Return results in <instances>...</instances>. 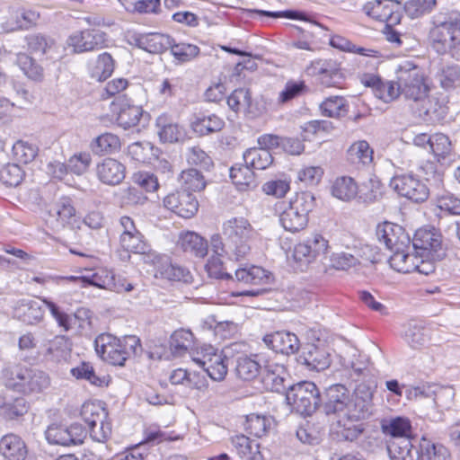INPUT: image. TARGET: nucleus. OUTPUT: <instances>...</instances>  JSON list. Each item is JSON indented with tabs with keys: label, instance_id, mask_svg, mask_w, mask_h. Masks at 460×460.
Returning a JSON list of instances; mask_svg holds the SVG:
<instances>
[{
	"label": "nucleus",
	"instance_id": "obj_1",
	"mask_svg": "<svg viewBox=\"0 0 460 460\" xmlns=\"http://www.w3.org/2000/svg\"><path fill=\"white\" fill-rule=\"evenodd\" d=\"M94 348L97 355L104 362L112 366L123 367L130 357L141 349V341L136 335H126L119 338L103 332L95 338Z\"/></svg>",
	"mask_w": 460,
	"mask_h": 460
},
{
	"label": "nucleus",
	"instance_id": "obj_2",
	"mask_svg": "<svg viewBox=\"0 0 460 460\" xmlns=\"http://www.w3.org/2000/svg\"><path fill=\"white\" fill-rule=\"evenodd\" d=\"M222 234L236 261L247 260L259 234L248 218L233 217L222 224Z\"/></svg>",
	"mask_w": 460,
	"mask_h": 460
},
{
	"label": "nucleus",
	"instance_id": "obj_3",
	"mask_svg": "<svg viewBox=\"0 0 460 460\" xmlns=\"http://www.w3.org/2000/svg\"><path fill=\"white\" fill-rule=\"evenodd\" d=\"M427 40L437 53L454 55L460 47V13H452L443 21H433Z\"/></svg>",
	"mask_w": 460,
	"mask_h": 460
},
{
	"label": "nucleus",
	"instance_id": "obj_4",
	"mask_svg": "<svg viewBox=\"0 0 460 460\" xmlns=\"http://www.w3.org/2000/svg\"><path fill=\"white\" fill-rule=\"evenodd\" d=\"M4 378L6 386L23 394L41 393L49 385V377L44 372L20 364L5 369Z\"/></svg>",
	"mask_w": 460,
	"mask_h": 460
},
{
	"label": "nucleus",
	"instance_id": "obj_5",
	"mask_svg": "<svg viewBox=\"0 0 460 460\" xmlns=\"http://www.w3.org/2000/svg\"><path fill=\"white\" fill-rule=\"evenodd\" d=\"M80 416L88 427L93 439L99 442L107 441L112 433L111 422L108 411L99 401H86L80 409Z\"/></svg>",
	"mask_w": 460,
	"mask_h": 460
},
{
	"label": "nucleus",
	"instance_id": "obj_6",
	"mask_svg": "<svg viewBox=\"0 0 460 460\" xmlns=\"http://www.w3.org/2000/svg\"><path fill=\"white\" fill-rule=\"evenodd\" d=\"M332 249L330 241L319 231H314L306 239L298 242L292 257L299 267L307 268L319 259L326 258Z\"/></svg>",
	"mask_w": 460,
	"mask_h": 460
},
{
	"label": "nucleus",
	"instance_id": "obj_7",
	"mask_svg": "<svg viewBox=\"0 0 460 460\" xmlns=\"http://www.w3.org/2000/svg\"><path fill=\"white\" fill-rule=\"evenodd\" d=\"M286 400L296 412L309 416L320 404V392L313 382L304 381L292 385L286 394Z\"/></svg>",
	"mask_w": 460,
	"mask_h": 460
},
{
	"label": "nucleus",
	"instance_id": "obj_8",
	"mask_svg": "<svg viewBox=\"0 0 460 460\" xmlns=\"http://www.w3.org/2000/svg\"><path fill=\"white\" fill-rule=\"evenodd\" d=\"M192 360L214 381H222L227 375L229 361L227 356L222 349L210 344L202 345Z\"/></svg>",
	"mask_w": 460,
	"mask_h": 460
},
{
	"label": "nucleus",
	"instance_id": "obj_9",
	"mask_svg": "<svg viewBox=\"0 0 460 460\" xmlns=\"http://www.w3.org/2000/svg\"><path fill=\"white\" fill-rule=\"evenodd\" d=\"M316 84L324 88H341L345 79L341 63L332 58H318L306 68Z\"/></svg>",
	"mask_w": 460,
	"mask_h": 460
},
{
	"label": "nucleus",
	"instance_id": "obj_10",
	"mask_svg": "<svg viewBox=\"0 0 460 460\" xmlns=\"http://www.w3.org/2000/svg\"><path fill=\"white\" fill-rule=\"evenodd\" d=\"M390 185L400 197L416 204L427 201L430 194L427 181L411 173L394 176Z\"/></svg>",
	"mask_w": 460,
	"mask_h": 460
},
{
	"label": "nucleus",
	"instance_id": "obj_11",
	"mask_svg": "<svg viewBox=\"0 0 460 460\" xmlns=\"http://www.w3.org/2000/svg\"><path fill=\"white\" fill-rule=\"evenodd\" d=\"M399 80L405 99L418 102L429 97L431 82L422 71L416 68L402 71Z\"/></svg>",
	"mask_w": 460,
	"mask_h": 460
},
{
	"label": "nucleus",
	"instance_id": "obj_12",
	"mask_svg": "<svg viewBox=\"0 0 460 460\" xmlns=\"http://www.w3.org/2000/svg\"><path fill=\"white\" fill-rule=\"evenodd\" d=\"M234 277L238 282L251 287L250 289L234 294V296H256L265 290V287L269 285L272 279L270 271L256 265L238 268L234 272Z\"/></svg>",
	"mask_w": 460,
	"mask_h": 460
},
{
	"label": "nucleus",
	"instance_id": "obj_13",
	"mask_svg": "<svg viewBox=\"0 0 460 460\" xmlns=\"http://www.w3.org/2000/svg\"><path fill=\"white\" fill-rule=\"evenodd\" d=\"M66 43L74 53L82 54L108 47V36L98 29L87 28L71 33Z\"/></svg>",
	"mask_w": 460,
	"mask_h": 460
},
{
	"label": "nucleus",
	"instance_id": "obj_14",
	"mask_svg": "<svg viewBox=\"0 0 460 460\" xmlns=\"http://www.w3.org/2000/svg\"><path fill=\"white\" fill-rule=\"evenodd\" d=\"M369 18L394 26L401 22L402 4L396 0H374L366 3L362 8Z\"/></svg>",
	"mask_w": 460,
	"mask_h": 460
},
{
	"label": "nucleus",
	"instance_id": "obj_15",
	"mask_svg": "<svg viewBox=\"0 0 460 460\" xmlns=\"http://www.w3.org/2000/svg\"><path fill=\"white\" fill-rule=\"evenodd\" d=\"M45 437L51 445L75 446L84 442L85 429L78 423H73L68 427L61 423H52L48 426Z\"/></svg>",
	"mask_w": 460,
	"mask_h": 460
},
{
	"label": "nucleus",
	"instance_id": "obj_16",
	"mask_svg": "<svg viewBox=\"0 0 460 460\" xmlns=\"http://www.w3.org/2000/svg\"><path fill=\"white\" fill-rule=\"evenodd\" d=\"M163 206L174 215L190 219L198 213L199 203L193 194L176 190L164 197Z\"/></svg>",
	"mask_w": 460,
	"mask_h": 460
},
{
	"label": "nucleus",
	"instance_id": "obj_17",
	"mask_svg": "<svg viewBox=\"0 0 460 460\" xmlns=\"http://www.w3.org/2000/svg\"><path fill=\"white\" fill-rule=\"evenodd\" d=\"M226 128L223 117L208 111L193 112L189 119V128L197 137H204L221 132Z\"/></svg>",
	"mask_w": 460,
	"mask_h": 460
},
{
	"label": "nucleus",
	"instance_id": "obj_18",
	"mask_svg": "<svg viewBox=\"0 0 460 460\" xmlns=\"http://www.w3.org/2000/svg\"><path fill=\"white\" fill-rule=\"evenodd\" d=\"M40 17V13L32 8H12L1 23V28L5 33L27 31L36 26Z\"/></svg>",
	"mask_w": 460,
	"mask_h": 460
},
{
	"label": "nucleus",
	"instance_id": "obj_19",
	"mask_svg": "<svg viewBox=\"0 0 460 460\" xmlns=\"http://www.w3.org/2000/svg\"><path fill=\"white\" fill-rule=\"evenodd\" d=\"M412 243L415 250L420 252V257H440L438 252L441 250L442 237L434 228L418 229L413 235Z\"/></svg>",
	"mask_w": 460,
	"mask_h": 460
},
{
	"label": "nucleus",
	"instance_id": "obj_20",
	"mask_svg": "<svg viewBox=\"0 0 460 460\" xmlns=\"http://www.w3.org/2000/svg\"><path fill=\"white\" fill-rule=\"evenodd\" d=\"M376 235L379 242L383 243L391 252L405 249L410 243V237L404 228L391 222L378 224Z\"/></svg>",
	"mask_w": 460,
	"mask_h": 460
},
{
	"label": "nucleus",
	"instance_id": "obj_21",
	"mask_svg": "<svg viewBox=\"0 0 460 460\" xmlns=\"http://www.w3.org/2000/svg\"><path fill=\"white\" fill-rule=\"evenodd\" d=\"M111 111L117 124L124 129L138 126L144 116L141 106L129 104L124 100L113 101L111 103Z\"/></svg>",
	"mask_w": 460,
	"mask_h": 460
},
{
	"label": "nucleus",
	"instance_id": "obj_22",
	"mask_svg": "<svg viewBox=\"0 0 460 460\" xmlns=\"http://www.w3.org/2000/svg\"><path fill=\"white\" fill-rule=\"evenodd\" d=\"M93 287L116 293L128 292L133 289L130 283L126 279L116 275L112 270L107 268H98L91 274Z\"/></svg>",
	"mask_w": 460,
	"mask_h": 460
},
{
	"label": "nucleus",
	"instance_id": "obj_23",
	"mask_svg": "<svg viewBox=\"0 0 460 460\" xmlns=\"http://www.w3.org/2000/svg\"><path fill=\"white\" fill-rule=\"evenodd\" d=\"M263 341L268 348L283 355L296 354L300 348V341L297 336L288 331H277L266 334Z\"/></svg>",
	"mask_w": 460,
	"mask_h": 460
},
{
	"label": "nucleus",
	"instance_id": "obj_24",
	"mask_svg": "<svg viewBox=\"0 0 460 460\" xmlns=\"http://www.w3.org/2000/svg\"><path fill=\"white\" fill-rule=\"evenodd\" d=\"M96 176L103 184L115 186L125 179L126 166L115 158L107 157L97 164Z\"/></svg>",
	"mask_w": 460,
	"mask_h": 460
},
{
	"label": "nucleus",
	"instance_id": "obj_25",
	"mask_svg": "<svg viewBox=\"0 0 460 460\" xmlns=\"http://www.w3.org/2000/svg\"><path fill=\"white\" fill-rule=\"evenodd\" d=\"M177 247L191 257L204 259L208 253L209 246L208 240L199 234L183 231L179 234Z\"/></svg>",
	"mask_w": 460,
	"mask_h": 460
},
{
	"label": "nucleus",
	"instance_id": "obj_26",
	"mask_svg": "<svg viewBox=\"0 0 460 460\" xmlns=\"http://www.w3.org/2000/svg\"><path fill=\"white\" fill-rule=\"evenodd\" d=\"M381 431L385 438L391 440L402 442L404 439L412 440L414 438L411 420L405 417H395L381 421Z\"/></svg>",
	"mask_w": 460,
	"mask_h": 460
},
{
	"label": "nucleus",
	"instance_id": "obj_27",
	"mask_svg": "<svg viewBox=\"0 0 460 460\" xmlns=\"http://www.w3.org/2000/svg\"><path fill=\"white\" fill-rule=\"evenodd\" d=\"M172 385H181L190 390L205 391L208 387L206 377L198 371H190L183 367L172 369L168 376Z\"/></svg>",
	"mask_w": 460,
	"mask_h": 460
},
{
	"label": "nucleus",
	"instance_id": "obj_28",
	"mask_svg": "<svg viewBox=\"0 0 460 460\" xmlns=\"http://www.w3.org/2000/svg\"><path fill=\"white\" fill-rule=\"evenodd\" d=\"M275 211L280 226L291 234H296L307 228L309 220L302 215L296 213L286 206V201H278L275 204Z\"/></svg>",
	"mask_w": 460,
	"mask_h": 460
},
{
	"label": "nucleus",
	"instance_id": "obj_29",
	"mask_svg": "<svg viewBox=\"0 0 460 460\" xmlns=\"http://www.w3.org/2000/svg\"><path fill=\"white\" fill-rule=\"evenodd\" d=\"M318 343H307L303 353L305 364L317 371L324 370L331 364L328 345L325 341Z\"/></svg>",
	"mask_w": 460,
	"mask_h": 460
},
{
	"label": "nucleus",
	"instance_id": "obj_30",
	"mask_svg": "<svg viewBox=\"0 0 460 460\" xmlns=\"http://www.w3.org/2000/svg\"><path fill=\"white\" fill-rule=\"evenodd\" d=\"M44 313L43 307L32 299H20L13 307V317L29 325L41 322Z\"/></svg>",
	"mask_w": 460,
	"mask_h": 460
},
{
	"label": "nucleus",
	"instance_id": "obj_31",
	"mask_svg": "<svg viewBox=\"0 0 460 460\" xmlns=\"http://www.w3.org/2000/svg\"><path fill=\"white\" fill-rule=\"evenodd\" d=\"M364 429L365 427L361 419L349 413L340 417L332 429L338 438L349 441L357 439Z\"/></svg>",
	"mask_w": 460,
	"mask_h": 460
},
{
	"label": "nucleus",
	"instance_id": "obj_32",
	"mask_svg": "<svg viewBox=\"0 0 460 460\" xmlns=\"http://www.w3.org/2000/svg\"><path fill=\"white\" fill-rule=\"evenodd\" d=\"M156 127L163 143H177L185 138L184 128L168 114L163 113L157 117Z\"/></svg>",
	"mask_w": 460,
	"mask_h": 460
},
{
	"label": "nucleus",
	"instance_id": "obj_33",
	"mask_svg": "<svg viewBox=\"0 0 460 460\" xmlns=\"http://www.w3.org/2000/svg\"><path fill=\"white\" fill-rule=\"evenodd\" d=\"M27 447L23 439L13 433L3 436L0 439V454L7 460H25Z\"/></svg>",
	"mask_w": 460,
	"mask_h": 460
},
{
	"label": "nucleus",
	"instance_id": "obj_34",
	"mask_svg": "<svg viewBox=\"0 0 460 460\" xmlns=\"http://www.w3.org/2000/svg\"><path fill=\"white\" fill-rule=\"evenodd\" d=\"M30 409L28 402L22 397L0 394V417L6 420H18Z\"/></svg>",
	"mask_w": 460,
	"mask_h": 460
},
{
	"label": "nucleus",
	"instance_id": "obj_35",
	"mask_svg": "<svg viewBox=\"0 0 460 460\" xmlns=\"http://www.w3.org/2000/svg\"><path fill=\"white\" fill-rule=\"evenodd\" d=\"M181 190L190 194L199 193L207 187V181L202 172L190 167L182 170L178 176Z\"/></svg>",
	"mask_w": 460,
	"mask_h": 460
},
{
	"label": "nucleus",
	"instance_id": "obj_36",
	"mask_svg": "<svg viewBox=\"0 0 460 460\" xmlns=\"http://www.w3.org/2000/svg\"><path fill=\"white\" fill-rule=\"evenodd\" d=\"M449 450L440 443L422 436L418 446V460H450Z\"/></svg>",
	"mask_w": 460,
	"mask_h": 460
},
{
	"label": "nucleus",
	"instance_id": "obj_37",
	"mask_svg": "<svg viewBox=\"0 0 460 460\" xmlns=\"http://www.w3.org/2000/svg\"><path fill=\"white\" fill-rule=\"evenodd\" d=\"M271 422L272 420L268 415L250 413L244 417L243 429L250 436L261 438L269 434Z\"/></svg>",
	"mask_w": 460,
	"mask_h": 460
},
{
	"label": "nucleus",
	"instance_id": "obj_38",
	"mask_svg": "<svg viewBox=\"0 0 460 460\" xmlns=\"http://www.w3.org/2000/svg\"><path fill=\"white\" fill-rule=\"evenodd\" d=\"M195 342V335L190 329L179 328L171 334L169 346L174 355L183 356L194 347Z\"/></svg>",
	"mask_w": 460,
	"mask_h": 460
},
{
	"label": "nucleus",
	"instance_id": "obj_39",
	"mask_svg": "<svg viewBox=\"0 0 460 460\" xmlns=\"http://www.w3.org/2000/svg\"><path fill=\"white\" fill-rule=\"evenodd\" d=\"M115 69V61L108 52L101 53L96 59L89 65V75L98 82H103L111 76Z\"/></svg>",
	"mask_w": 460,
	"mask_h": 460
},
{
	"label": "nucleus",
	"instance_id": "obj_40",
	"mask_svg": "<svg viewBox=\"0 0 460 460\" xmlns=\"http://www.w3.org/2000/svg\"><path fill=\"white\" fill-rule=\"evenodd\" d=\"M229 177L238 191H249L253 188L255 175L247 164L233 165L229 170Z\"/></svg>",
	"mask_w": 460,
	"mask_h": 460
},
{
	"label": "nucleus",
	"instance_id": "obj_41",
	"mask_svg": "<svg viewBox=\"0 0 460 460\" xmlns=\"http://www.w3.org/2000/svg\"><path fill=\"white\" fill-rule=\"evenodd\" d=\"M90 147L93 154L100 156L116 154L121 149V141L118 135L105 132L96 137Z\"/></svg>",
	"mask_w": 460,
	"mask_h": 460
},
{
	"label": "nucleus",
	"instance_id": "obj_42",
	"mask_svg": "<svg viewBox=\"0 0 460 460\" xmlns=\"http://www.w3.org/2000/svg\"><path fill=\"white\" fill-rule=\"evenodd\" d=\"M349 102L340 95H332L324 98L319 104V111L322 116L340 119L349 112Z\"/></svg>",
	"mask_w": 460,
	"mask_h": 460
},
{
	"label": "nucleus",
	"instance_id": "obj_43",
	"mask_svg": "<svg viewBox=\"0 0 460 460\" xmlns=\"http://www.w3.org/2000/svg\"><path fill=\"white\" fill-rule=\"evenodd\" d=\"M286 206L310 220V213L316 207V199L309 191H296L288 201H286Z\"/></svg>",
	"mask_w": 460,
	"mask_h": 460
},
{
	"label": "nucleus",
	"instance_id": "obj_44",
	"mask_svg": "<svg viewBox=\"0 0 460 460\" xmlns=\"http://www.w3.org/2000/svg\"><path fill=\"white\" fill-rule=\"evenodd\" d=\"M331 191L333 197L343 201H350L358 196V186L352 177L340 176L332 182Z\"/></svg>",
	"mask_w": 460,
	"mask_h": 460
},
{
	"label": "nucleus",
	"instance_id": "obj_45",
	"mask_svg": "<svg viewBox=\"0 0 460 460\" xmlns=\"http://www.w3.org/2000/svg\"><path fill=\"white\" fill-rule=\"evenodd\" d=\"M261 361L259 354L243 355L236 360V374L245 381L253 380L261 371Z\"/></svg>",
	"mask_w": 460,
	"mask_h": 460
},
{
	"label": "nucleus",
	"instance_id": "obj_46",
	"mask_svg": "<svg viewBox=\"0 0 460 460\" xmlns=\"http://www.w3.org/2000/svg\"><path fill=\"white\" fill-rule=\"evenodd\" d=\"M49 214L55 217L57 223L65 227L72 223L76 216V210L69 197H61L52 207Z\"/></svg>",
	"mask_w": 460,
	"mask_h": 460
},
{
	"label": "nucleus",
	"instance_id": "obj_47",
	"mask_svg": "<svg viewBox=\"0 0 460 460\" xmlns=\"http://www.w3.org/2000/svg\"><path fill=\"white\" fill-rule=\"evenodd\" d=\"M232 450L242 460H254L259 452L258 444L253 443L244 434H235L230 438Z\"/></svg>",
	"mask_w": 460,
	"mask_h": 460
},
{
	"label": "nucleus",
	"instance_id": "obj_48",
	"mask_svg": "<svg viewBox=\"0 0 460 460\" xmlns=\"http://www.w3.org/2000/svg\"><path fill=\"white\" fill-rule=\"evenodd\" d=\"M71 375L76 379L87 380L91 385L103 387L108 386L111 381L109 376H98L90 362L83 361L71 369Z\"/></svg>",
	"mask_w": 460,
	"mask_h": 460
},
{
	"label": "nucleus",
	"instance_id": "obj_49",
	"mask_svg": "<svg viewBox=\"0 0 460 460\" xmlns=\"http://www.w3.org/2000/svg\"><path fill=\"white\" fill-rule=\"evenodd\" d=\"M389 259V264L395 271L407 274L414 272L415 262H419V256L413 253L405 252L404 249L393 251Z\"/></svg>",
	"mask_w": 460,
	"mask_h": 460
},
{
	"label": "nucleus",
	"instance_id": "obj_50",
	"mask_svg": "<svg viewBox=\"0 0 460 460\" xmlns=\"http://www.w3.org/2000/svg\"><path fill=\"white\" fill-rule=\"evenodd\" d=\"M16 64L29 79L35 82H41L43 80V67L28 53H18Z\"/></svg>",
	"mask_w": 460,
	"mask_h": 460
},
{
	"label": "nucleus",
	"instance_id": "obj_51",
	"mask_svg": "<svg viewBox=\"0 0 460 460\" xmlns=\"http://www.w3.org/2000/svg\"><path fill=\"white\" fill-rule=\"evenodd\" d=\"M119 241L120 248L128 253L146 254L151 250V245L142 232L119 237Z\"/></svg>",
	"mask_w": 460,
	"mask_h": 460
},
{
	"label": "nucleus",
	"instance_id": "obj_52",
	"mask_svg": "<svg viewBox=\"0 0 460 460\" xmlns=\"http://www.w3.org/2000/svg\"><path fill=\"white\" fill-rule=\"evenodd\" d=\"M244 161L255 170H265L273 163L272 154L261 147L248 148L243 154Z\"/></svg>",
	"mask_w": 460,
	"mask_h": 460
},
{
	"label": "nucleus",
	"instance_id": "obj_53",
	"mask_svg": "<svg viewBox=\"0 0 460 460\" xmlns=\"http://www.w3.org/2000/svg\"><path fill=\"white\" fill-rule=\"evenodd\" d=\"M186 162L190 167L197 168L200 172H209L214 167L213 159L199 146H194L188 149Z\"/></svg>",
	"mask_w": 460,
	"mask_h": 460
},
{
	"label": "nucleus",
	"instance_id": "obj_54",
	"mask_svg": "<svg viewBox=\"0 0 460 460\" xmlns=\"http://www.w3.org/2000/svg\"><path fill=\"white\" fill-rule=\"evenodd\" d=\"M373 149L366 140H358L349 147L347 157L352 164H368L373 161Z\"/></svg>",
	"mask_w": 460,
	"mask_h": 460
},
{
	"label": "nucleus",
	"instance_id": "obj_55",
	"mask_svg": "<svg viewBox=\"0 0 460 460\" xmlns=\"http://www.w3.org/2000/svg\"><path fill=\"white\" fill-rule=\"evenodd\" d=\"M172 43V37L168 34L153 32L142 37L141 44L150 53H162L170 49Z\"/></svg>",
	"mask_w": 460,
	"mask_h": 460
},
{
	"label": "nucleus",
	"instance_id": "obj_56",
	"mask_svg": "<svg viewBox=\"0 0 460 460\" xmlns=\"http://www.w3.org/2000/svg\"><path fill=\"white\" fill-rule=\"evenodd\" d=\"M330 45L332 48L340 49L344 52L358 54L360 56L366 57H378L377 50L358 47L357 45L352 43L349 39L338 34L332 35L330 38Z\"/></svg>",
	"mask_w": 460,
	"mask_h": 460
},
{
	"label": "nucleus",
	"instance_id": "obj_57",
	"mask_svg": "<svg viewBox=\"0 0 460 460\" xmlns=\"http://www.w3.org/2000/svg\"><path fill=\"white\" fill-rule=\"evenodd\" d=\"M333 129L332 122L324 119L310 120L302 128V138L304 141H313Z\"/></svg>",
	"mask_w": 460,
	"mask_h": 460
},
{
	"label": "nucleus",
	"instance_id": "obj_58",
	"mask_svg": "<svg viewBox=\"0 0 460 460\" xmlns=\"http://www.w3.org/2000/svg\"><path fill=\"white\" fill-rule=\"evenodd\" d=\"M170 50L173 58L180 63L190 62L200 53V49L197 45L188 42H176L173 38Z\"/></svg>",
	"mask_w": 460,
	"mask_h": 460
},
{
	"label": "nucleus",
	"instance_id": "obj_59",
	"mask_svg": "<svg viewBox=\"0 0 460 460\" xmlns=\"http://www.w3.org/2000/svg\"><path fill=\"white\" fill-rule=\"evenodd\" d=\"M204 270L210 279H231L233 277L226 271L223 256L212 253L207 260Z\"/></svg>",
	"mask_w": 460,
	"mask_h": 460
},
{
	"label": "nucleus",
	"instance_id": "obj_60",
	"mask_svg": "<svg viewBox=\"0 0 460 460\" xmlns=\"http://www.w3.org/2000/svg\"><path fill=\"white\" fill-rule=\"evenodd\" d=\"M437 6V0H408L403 5L406 15L418 19L430 13Z\"/></svg>",
	"mask_w": 460,
	"mask_h": 460
},
{
	"label": "nucleus",
	"instance_id": "obj_61",
	"mask_svg": "<svg viewBox=\"0 0 460 460\" xmlns=\"http://www.w3.org/2000/svg\"><path fill=\"white\" fill-rule=\"evenodd\" d=\"M429 152L434 158L440 162L447 157L452 150V145L449 137L442 133H435L431 135Z\"/></svg>",
	"mask_w": 460,
	"mask_h": 460
},
{
	"label": "nucleus",
	"instance_id": "obj_62",
	"mask_svg": "<svg viewBox=\"0 0 460 460\" xmlns=\"http://www.w3.org/2000/svg\"><path fill=\"white\" fill-rule=\"evenodd\" d=\"M29 55H45L53 46L54 41L41 33H32L25 37Z\"/></svg>",
	"mask_w": 460,
	"mask_h": 460
},
{
	"label": "nucleus",
	"instance_id": "obj_63",
	"mask_svg": "<svg viewBox=\"0 0 460 460\" xmlns=\"http://www.w3.org/2000/svg\"><path fill=\"white\" fill-rule=\"evenodd\" d=\"M358 264V260L351 253L345 252H332L329 257V265L325 267V271L328 270L347 271Z\"/></svg>",
	"mask_w": 460,
	"mask_h": 460
},
{
	"label": "nucleus",
	"instance_id": "obj_64",
	"mask_svg": "<svg viewBox=\"0 0 460 460\" xmlns=\"http://www.w3.org/2000/svg\"><path fill=\"white\" fill-rule=\"evenodd\" d=\"M412 443L410 439L402 442L391 440L387 445V450L391 460H416L411 454Z\"/></svg>",
	"mask_w": 460,
	"mask_h": 460
}]
</instances>
